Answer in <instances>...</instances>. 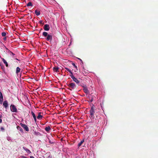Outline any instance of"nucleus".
<instances>
[{
    "instance_id": "nucleus-39",
    "label": "nucleus",
    "mask_w": 158,
    "mask_h": 158,
    "mask_svg": "<svg viewBox=\"0 0 158 158\" xmlns=\"http://www.w3.org/2000/svg\"><path fill=\"white\" fill-rule=\"evenodd\" d=\"M63 139H61V141H62V140H63Z\"/></svg>"
},
{
    "instance_id": "nucleus-17",
    "label": "nucleus",
    "mask_w": 158,
    "mask_h": 158,
    "mask_svg": "<svg viewBox=\"0 0 158 158\" xmlns=\"http://www.w3.org/2000/svg\"><path fill=\"white\" fill-rule=\"evenodd\" d=\"M20 71V69L19 67H17L16 69V73L17 74H18Z\"/></svg>"
},
{
    "instance_id": "nucleus-9",
    "label": "nucleus",
    "mask_w": 158,
    "mask_h": 158,
    "mask_svg": "<svg viewBox=\"0 0 158 158\" xmlns=\"http://www.w3.org/2000/svg\"><path fill=\"white\" fill-rule=\"evenodd\" d=\"M3 106L6 109L8 106V102L6 101H4L3 104Z\"/></svg>"
},
{
    "instance_id": "nucleus-14",
    "label": "nucleus",
    "mask_w": 158,
    "mask_h": 158,
    "mask_svg": "<svg viewBox=\"0 0 158 158\" xmlns=\"http://www.w3.org/2000/svg\"><path fill=\"white\" fill-rule=\"evenodd\" d=\"M17 128L18 130H19L21 132H23V129L20 126H17Z\"/></svg>"
},
{
    "instance_id": "nucleus-24",
    "label": "nucleus",
    "mask_w": 158,
    "mask_h": 158,
    "mask_svg": "<svg viewBox=\"0 0 158 158\" xmlns=\"http://www.w3.org/2000/svg\"><path fill=\"white\" fill-rule=\"evenodd\" d=\"M27 6H32L33 5L31 2H29L27 4Z\"/></svg>"
},
{
    "instance_id": "nucleus-7",
    "label": "nucleus",
    "mask_w": 158,
    "mask_h": 158,
    "mask_svg": "<svg viewBox=\"0 0 158 158\" xmlns=\"http://www.w3.org/2000/svg\"><path fill=\"white\" fill-rule=\"evenodd\" d=\"M52 35L51 34H48V35L47 36L46 38V40L47 41H49L51 42L52 39Z\"/></svg>"
},
{
    "instance_id": "nucleus-8",
    "label": "nucleus",
    "mask_w": 158,
    "mask_h": 158,
    "mask_svg": "<svg viewBox=\"0 0 158 158\" xmlns=\"http://www.w3.org/2000/svg\"><path fill=\"white\" fill-rule=\"evenodd\" d=\"M49 25L48 24H45L44 27V30L46 31H48L50 29Z\"/></svg>"
},
{
    "instance_id": "nucleus-25",
    "label": "nucleus",
    "mask_w": 158,
    "mask_h": 158,
    "mask_svg": "<svg viewBox=\"0 0 158 158\" xmlns=\"http://www.w3.org/2000/svg\"><path fill=\"white\" fill-rule=\"evenodd\" d=\"M6 35V33L5 32H3L2 33V36H5Z\"/></svg>"
},
{
    "instance_id": "nucleus-4",
    "label": "nucleus",
    "mask_w": 158,
    "mask_h": 158,
    "mask_svg": "<svg viewBox=\"0 0 158 158\" xmlns=\"http://www.w3.org/2000/svg\"><path fill=\"white\" fill-rule=\"evenodd\" d=\"M89 112L91 117L92 118H94V114L95 112L94 111V106L91 107Z\"/></svg>"
},
{
    "instance_id": "nucleus-34",
    "label": "nucleus",
    "mask_w": 158,
    "mask_h": 158,
    "mask_svg": "<svg viewBox=\"0 0 158 158\" xmlns=\"http://www.w3.org/2000/svg\"><path fill=\"white\" fill-rule=\"evenodd\" d=\"M78 59L79 60H80V61H81L82 63H83V61L81 59H80V58H78Z\"/></svg>"
},
{
    "instance_id": "nucleus-19",
    "label": "nucleus",
    "mask_w": 158,
    "mask_h": 158,
    "mask_svg": "<svg viewBox=\"0 0 158 158\" xmlns=\"http://www.w3.org/2000/svg\"><path fill=\"white\" fill-rule=\"evenodd\" d=\"M65 69L67 70L68 72H69V73L71 74L70 75H73V73L69 69H68L67 68H65Z\"/></svg>"
},
{
    "instance_id": "nucleus-37",
    "label": "nucleus",
    "mask_w": 158,
    "mask_h": 158,
    "mask_svg": "<svg viewBox=\"0 0 158 158\" xmlns=\"http://www.w3.org/2000/svg\"><path fill=\"white\" fill-rule=\"evenodd\" d=\"M15 59L17 60H19H19L18 59H17V58H16Z\"/></svg>"
},
{
    "instance_id": "nucleus-3",
    "label": "nucleus",
    "mask_w": 158,
    "mask_h": 158,
    "mask_svg": "<svg viewBox=\"0 0 158 158\" xmlns=\"http://www.w3.org/2000/svg\"><path fill=\"white\" fill-rule=\"evenodd\" d=\"M10 108V110L11 112L15 113L18 112L17 108L15 105L13 104L11 105Z\"/></svg>"
},
{
    "instance_id": "nucleus-2",
    "label": "nucleus",
    "mask_w": 158,
    "mask_h": 158,
    "mask_svg": "<svg viewBox=\"0 0 158 158\" xmlns=\"http://www.w3.org/2000/svg\"><path fill=\"white\" fill-rule=\"evenodd\" d=\"M70 76L71 77L73 80L77 84H78L79 85L81 86L82 84L80 83V81L76 77H75L73 75H70Z\"/></svg>"
},
{
    "instance_id": "nucleus-12",
    "label": "nucleus",
    "mask_w": 158,
    "mask_h": 158,
    "mask_svg": "<svg viewBox=\"0 0 158 158\" xmlns=\"http://www.w3.org/2000/svg\"><path fill=\"white\" fill-rule=\"evenodd\" d=\"M1 59H2V60L3 61V63L5 64L6 67H8V64L6 61L3 58H2L1 57Z\"/></svg>"
},
{
    "instance_id": "nucleus-5",
    "label": "nucleus",
    "mask_w": 158,
    "mask_h": 158,
    "mask_svg": "<svg viewBox=\"0 0 158 158\" xmlns=\"http://www.w3.org/2000/svg\"><path fill=\"white\" fill-rule=\"evenodd\" d=\"M20 125L26 131L28 132L29 131V129L27 125L26 124H23L22 123H20Z\"/></svg>"
},
{
    "instance_id": "nucleus-29",
    "label": "nucleus",
    "mask_w": 158,
    "mask_h": 158,
    "mask_svg": "<svg viewBox=\"0 0 158 158\" xmlns=\"http://www.w3.org/2000/svg\"><path fill=\"white\" fill-rule=\"evenodd\" d=\"M3 101V98H0V103H2Z\"/></svg>"
},
{
    "instance_id": "nucleus-1",
    "label": "nucleus",
    "mask_w": 158,
    "mask_h": 158,
    "mask_svg": "<svg viewBox=\"0 0 158 158\" xmlns=\"http://www.w3.org/2000/svg\"><path fill=\"white\" fill-rule=\"evenodd\" d=\"M67 85L69 87V89L71 91L76 88V85L74 83H71L68 84Z\"/></svg>"
},
{
    "instance_id": "nucleus-15",
    "label": "nucleus",
    "mask_w": 158,
    "mask_h": 158,
    "mask_svg": "<svg viewBox=\"0 0 158 158\" xmlns=\"http://www.w3.org/2000/svg\"><path fill=\"white\" fill-rule=\"evenodd\" d=\"M35 14L37 16H39L40 15V11H38L37 10H35Z\"/></svg>"
},
{
    "instance_id": "nucleus-10",
    "label": "nucleus",
    "mask_w": 158,
    "mask_h": 158,
    "mask_svg": "<svg viewBox=\"0 0 158 158\" xmlns=\"http://www.w3.org/2000/svg\"><path fill=\"white\" fill-rule=\"evenodd\" d=\"M45 130L46 131L48 132L51 130V127L50 126H48L45 128Z\"/></svg>"
},
{
    "instance_id": "nucleus-36",
    "label": "nucleus",
    "mask_w": 158,
    "mask_h": 158,
    "mask_svg": "<svg viewBox=\"0 0 158 158\" xmlns=\"http://www.w3.org/2000/svg\"><path fill=\"white\" fill-rule=\"evenodd\" d=\"M2 122V120L0 118V123H1Z\"/></svg>"
},
{
    "instance_id": "nucleus-23",
    "label": "nucleus",
    "mask_w": 158,
    "mask_h": 158,
    "mask_svg": "<svg viewBox=\"0 0 158 158\" xmlns=\"http://www.w3.org/2000/svg\"><path fill=\"white\" fill-rule=\"evenodd\" d=\"M47 140L48 141H49V143L51 144L55 142L54 141L52 140V139H51V140L50 139H48Z\"/></svg>"
},
{
    "instance_id": "nucleus-28",
    "label": "nucleus",
    "mask_w": 158,
    "mask_h": 158,
    "mask_svg": "<svg viewBox=\"0 0 158 158\" xmlns=\"http://www.w3.org/2000/svg\"><path fill=\"white\" fill-rule=\"evenodd\" d=\"M39 23L41 24H44V23H43V21L42 20H40L39 22Z\"/></svg>"
},
{
    "instance_id": "nucleus-6",
    "label": "nucleus",
    "mask_w": 158,
    "mask_h": 158,
    "mask_svg": "<svg viewBox=\"0 0 158 158\" xmlns=\"http://www.w3.org/2000/svg\"><path fill=\"white\" fill-rule=\"evenodd\" d=\"M81 86H82V87L83 88V90L84 92L86 94H88L89 92L86 85L83 84V85H82Z\"/></svg>"
},
{
    "instance_id": "nucleus-31",
    "label": "nucleus",
    "mask_w": 158,
    "mask_h": 158,
    "mask_svg": "<svg viewBox=\"0 0 158 158\" xmlns=\"http://www.w3.org/2000/svg\"><path fill=\"white\" fill-rule=\"evenodd\" d=\"M72 65L76 68H77V66L75 65V64L74 63H72Z\"/></svg>"
},
{
    "instance_id": "nucleus-30",
    "label": "nucleus",
    "mask_w": 158,
    "mask_h": 158,
    "mask_svg": "<svg viewBox=\"0 0 158 158\" xmlns=\"http://www.w3.org/2000/svg\"><path fill=\"white\" fill-rule=\"evenodd\" d=\"M93 99L92 97L89 98V100L91 102H92L93 101Z\"/></svg>"
},
{
    "instance_id": "nucleus-20",
    "label": "nucleus",
    "mask_w": 158,
    "mask_h": 158,
    "mask_svg": "<svg viewBox=\"0 0 158 158\" xmlns=\"http://www.w3.org/2000/svg\"><path fill=\"white\" fill-rule=\"evenodd\" d=\"M34 134L37 136H40L41 135V134L38 132H34Z\"/></svg>"
},
{
    "instance_id": "nucleus-33",
    "label": "nucleus",
    "mask_w": 158,
    "mask_h": 158,
    "mask_svg": "<svg viewBox=\"0 0 158 158\" xmlns=\"http://www.w3.org/2000/svg\"><path fill=\"white\" fill-rule=\"evenodd\" d=\"M21 157L22 158H27V157L24 156H21Z\"/></svg>"
},
{
    "instance_id": "nucleus-22",
    "label": "nucleus",
    "mask_w": 158,
    "mask_h": 158,
    "mask_svg": "<svg viewBox=\"0 0 158 158\" xmlns=\"http://www.w3.org/2000/svg\"><path fill=\"white\" fill-rule=\"evenodd\" d=\"M59 68L57 67H54L53 68V70L54 71L57 72L58 71V70H59Z\"/></svg>"
},
{
    "instance_id": "nucleus-27",
    "label": "nucleus",
    "mask_w": 158,
    "mask_h": 158,
    "mask_svg": "<svg viewBox=\"0 0 158 158\" xmlns=\"http://www.w3.org/2000/svg\"><path fill=\"white\" fill-rule=\"evenodd\" d=\"M3 98V96L1 92H0V98Z\"/></svg>"
},
{
    "instance_id": "nucleus-35",
    "label": "nucleus",
    "mask_w": 158,
    "mask_h": 158,
    "mask_svg": "<svg viewBox=\"0 0 158 158\" xmlns=\"http://www.w3.org/2000/svg\"><path fill=\"white\" fill-rule=\"evenodd\" d=\"M30 158H35L34 157V156H31L30 157Z\"/></svg>"
},
{
    "instance_id": "nucleus-26",
    "label": "nucleus",
    "mask_w": 158,
    "mask_h": 158,
    "mask_svg": "<svg viewBox=\"0 0 158 158\" xmlns=\"http://www.w3.org/2000/svg\"><path fill=\"white\" fill-rule=\"evenodd\" d=\"M10 53L12 54L13 58H14L15 57V54H14L13 53L11 52H10Z\"/></svg>"
},
{
    "instance_id": "nucleus-21",
    "label": "nucleus",
    "mask_w": 158,
    "mask_h": 158,
    "mask_svg": "<svg viewBox=\"0 0 158 158\" xmlns=\"http://www.w3.org/2000/svg\"><path fill=\"white\" fill-rule=\"evenodd\" d=\"M23 148L24 150H25L27 152H31L29 150L25 147H23Z\"/></svg>"
},
{
    "instance_id": "nucleus-32",
    "label": "nucleus",
    "mask_w": 158,
    "mask_h": 158,
    "mask_svg": "<svg viewBox=\"0 0 158 158\" xmlns=\"http://www.w3.org/2000/svg\"><path fill=\"white\" fill-rule=\"evenodd\" d=\"M6 39H7V37H4L3 38V40H5V41H6Z\"/></svg>"
},
{
    "instance_id": "nucleus-11",
    "label": "nucleus",
    "mask_w": 158,
    "mask_h": 158,
    "mask_svg": "<svg viewBox=\"0 0 158 158\" xmlns=\"http://www.w3.org/2000/svg\"><path fill=\"white\" fill-rule=\"evenodd\" d=\"M41 114L42 113L41 112H39L38 113V115L37 117V119H41L42 118L43 116L42 115H41Z\"/></svg>"
},
{
    "instance_id": "nucleus-13",
    "label": "nucleus",
    "mask_w": 158,
    "mask_h": 158,
    "mask_svg": "<svg viewBox=\"0 0 158 158\" xmlns=\"http://www.w3.org/2000/svg\"><path fill=\"white\" fill-rule=\"evenodd\" d=\"M31 113L32 114V115L33 117V118H34V119L35 121V122H36V116H35V113L32 111H31Z\"/></svg>"
},
{
    "instance_id": "nucleus-18",
    "label": "nucleus",
    "mask_w": 158,
    "mask_h": 158,
    "mask_svg": "<svg viewBox=\"0 0 158 158\" xmlns=\"http://www.w3.org/2000/svg\"><path fill=\"white\" fill-rule=\"evenodd\" d=\"M42 34L43 36L45 37H47L48 35V33L45 31Z\"/></svg>"
},
{
    "instance_id": "nucleus-16",
    "label": "nucleus",
    "mask_w": 158,
    "mask_h": 158,
    "mask_svg": "<svg viewBox=\"0 0 158 158\" xmlns=\"http://www.w3.org/2000/svg\"><path fill=\"white\" fill-rule=\"evenodd\" d=\"M84 139H83L78 144V147H80L81 146L82 144L84 143Z\"/></svg>"
},
{
    "instance_id": "nucleus-38",
    "label": "nucleus",
    "mask_w": 158,
    "mask_h": 158,
    "mask_svg": "<svg viewBox=\"0 0 158 158\" xmlns=\"http://www.w3.org/2000/svg\"><path fill=\"white\" fill-rule=\"evenodd\" d=\"M42 29H40V31H42Z\"/></svg>"
}]
</instances>
